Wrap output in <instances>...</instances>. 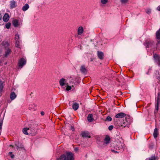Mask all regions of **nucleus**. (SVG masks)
Instances as JSON below:
<instances>
[{"instance_id":"38","label":"nucleus","mask_w":160,"mask_h":160,"mask_svg":"<svg viewBox=\"0 0 160 160\" xmlns=\"http://www.w3.org/2000/svg\"><path fill=\"white\" fill-rule=\"evenodd\" d=\"M108 2V0H101V2L103 4H106Z\"/></svg>"},{"instance_id":"53","label":"nucleus","mask_w":160,"mask_h":160,"mask_svg":"<svg viewBox=\"0 0 160 160\" xmlns=\"http://www.w3.org/2000/svg\"><path fill=\"white\" fill-rule=\"evenodd\" d=\"M149 147V148H152V147L151 146V145H150Z\"/></svg>"},{"instance_id":"15","label":"nucleus","mask_w":160,"mask_h":160,"mask_svg":"<svg viewBox=\"0 0 160 160\" xmlns=\"http://www.w3.org/2000/svg\"><path fill=\"white\" fill-rule=\"evenodd\" d=\"M110 140V137L108 135H106L104 139L105 142L103 144H108L109 143Z\"/></svg>"},{"instance_id":"23","label":"nucleus","mask_w":160,"mask_h":160,"mask_svg":"<svg viewBox=\"0 0 160 160\" xmlns=\"http://www.w3.org/2000/svg\"><path fill=\"white\" fill-rule=\"evenodd\" d=\"M16 97L15 93L14 92H12L10 94V98L12 100L14 99Z\"/></svg>"},{"instance_id":"1","label":"nucleus","mask_w":160,"mask_h":160,"mask_svg":"<svg viewBox=\"0 0 160 160\" xmlns=\"http://www.w3.org/2000/svg\"><path fill=\"white\" fill-rule=\"evenodd\" d=\"M2 47L4 49V54L2 58L3 59H6L11 53V49L10 48V43L9 41L5 40L1 43Z\"/></svg>"},{"instance_id":"20","label":"nucleus","mask_w":160,"mask_h":160,"mask_svg":"<svg viewBox=\"0 0 160 160\" xmlns=\"http://www.w3.org/2000/svg\"><path fill=\"white\" fill-rule=\"evenodd\" d=\"M83 32V28L82 27H80L78 29V33L79 35L82 34Z\"/></svg>"},{"instance_id":"31","label":"nucleus","mask_w":160,"mask_h":160,"mask_svg":"<svg viewBox=\"0 0 160 160\" xmlns=\"http://www.w3.org/2000/svg\"><path fill=\"white\" fill-rule=\"evenodd\" d=\"M160 93L158 92V96L157 99V103H160Z\"/></svg>"},{"instance_id":"39","label":"nucleus","mask_w":160,"mask_h":160,"mask_svg":"<svg viewBox=\"0 0 160 160\" xmlns=\"http://www.w3.org/2000/svg\"><path fill=\"white\" fill-rule=\"evenodd\" d=\"M146 160H156V158L155 157H152L151 158H147Z\"/></svg>"},{"instance_id":"30","label":"nucleus","mask_w":160,"mask_h":160,"mask_svg":"<svg viewBox=\"0 0 160 160\" xmlns=\"http://www.w3.org/2000/svg\"><path fill=\"white\" fill-rule=\"evenodd\" d=\"M68 80L69 81V82L68 83H69L70 85L73 83V79L72 77H70V78H69Z\"/></svg>"},{"instance_id":"12","label":"nucleus","mask_w":160,"mask_h":160,"mask_svg":"<svg viewBox=\"0 0 160 160\" xmlns=\"http://www.w3.org/2000/svg\"><path fill=\"white\" fill-rule=\"evenodd\" d=\"M28 132L32 136L34 135L36 133V128H29Z\"/></svg>"},{"instance_id":"5","label":"nucleus","mask_w":160,"mask_h":160,"mask_svg":"<svg viewBox=\"0 0 160 160\" xmlns=\"http://www.w3.org/2000/svg\"><path fill=\"white\" fill-rule=\"evenodd\" d=\"M153 57L155 62L158 66H160V56L156 54H155L153 55Z\"/></svg>"},{"instance_id":"42","label":"nucleus","mask_w":160,"mask_h":160,"mask_svg":"<svg viewBox=\"0 0 160 160\" xmlns=\"http://www.w3.org/2000/svg\"><path fill=\"white\" fill-rule=\"evenodd\" d=\"M146 12L148 14H150L151 12V10L150 9H148L146 11Z\"/></svg>"},{"instance_id":"21","label":"nucleus","mask_w":160,"mask_h":160,"mask_svg":"<svg viewBox=\"0 0 160 160\" xmlns=\"http://www.w3.org/2000/svg\"><path fill=\"white\" fill-rule=\"evenodd\" d=\"M16 6V2L14 1H11L10 2V8H15Z\"/></svg>"},{"instance_id":"7","label":"nucleus","mask_w":160,"mask_h":160,"mask_svg":"<svg viewBox=\"0 0 160 160\" xmlns=\"http://www.w3.org/2000/svg\"><path fill=\"white\" fill-rule=\"evenodd\" d=\"M153 42L149 39H147L145 41L144 45L146 48H149L150 47H151L153 45Z\"/></svg>"},{"instance_id":"37","label":"nucleus","mask_w":160,"mask_h":160,"mask_svg":"<svg viewBox=\"0 0 160 160\" xmlns=\"http://www.w3.org/2000/svg\"><path fill=\"white\" fill-rule=\"evenodd\" d=\"M120 2L122 3H127L129 0H120Z\"/></svg>"},{"instance_id":"22","label":"nucleus","mask_w":160,"mask_h":160,"mask_svg":"<svg viewBox=\"0 0 160 160\" xmlns=\"http://www.w3.org/2000/svg\"><path fill=\"white\" fill-rule=\"evenodd\" d=\"M158 133V129L157 128H155L153 132V136L154 138H156L157 137Z\"/></svg>"},{"instance_id":"28","label":"nucleus","mask_w":160,"mask_h":160,"mask_svg":"<svg viewBox=\"0 0 160 160\" xmlns=\"http://www.w3.org/2000/svg\"><path fill=\"white\" fill-rule=\"evenodd\" d=\"M15 44L16 47L19 48H20L19 41V40H18V39L16 40Z\"/></svg>"},{"instance_id":"32","label":"nucleus","mask_w":160,"mask_h":160,"mask_svg":"<svg viewBox=\"0 0 160 160\" xmlns=\"http://www.w3.org/2000/svg\"><path fill=\"white\" fill-rule=\"evenodd\" d=\"M11 23L8 22L5 25V28L7 29H9L11 26Z\"/></svg>"},{"instance_id":"26","label":"nucleus","mask_w":160,"mask_h":160,"mask_svg":"<svg viewBox=\"0 0 160 160\" xmlns=\"http://www.w3.org/2000/svg\"><path fill=\"white\" fill-rule=\"evenodd\" d=\"M156 36L157 39H160V28L156 32Z\"/></svg>"},{"instance_id":"33","label":"nucleus","mask_w":160,"mask_h":160,"mask_svg":"<svg viewBox=\"0 0 160 160\" xmlns=\"http://www.w3.org/2000/svg\"><path fill=\"white\" fill-rule=\"evenodd\" d=\"M160 103H156V110L155 111V112H157L158 110L159 107V105Z\"/></svg>"},{"instance_id":"46","label":"nucleus","mask_w":160,"mask_h":160,"mask_svg":"<svg viewBox=\"0 0 160 160\" xmlns=\"http://www.w3.org/2000/svg\"><path fill=\"white\" fill-rule=\"evenodd\" d=\"M10 157L12 158H13L14 157V155L12 154L10 155Z\"/></svg>"},{"instance_id":"27","label":"nucleus","mask_w":160,"mask_h":160,"mask_svg":"<svg viewBox=\"0 0 160 160\" xmlns=\"http://www.w3.org/2000/svg\"><path fill=\"white\" fill-rule=\"evenodd\" d=\"M157 78L160 81V73L158 71H156L155 73Z\"/></svg>"},{"instance_id":"34","label":"nucleus","mask_w":160,"mask_h":160,"mask_svg":"<svg viewBox=\"0 0 160 160\" xmlns=\"http://www.w3.org/2000/svg\"><path fill=\"white\" fill-rule=\"evenodd\" d=\"M36 107V105L35 104H33V105H31L29 106V108L30 109H32V108H33V109H34V107Z\"/></svg>"},{"instance_id":"19","label":"nucleus","mask_w":160,"mask_h":160,"mask_svg":"<svg viewBox=\"0 0 160 160\" xmlns=\"http://www.w3.org/2000/svg\"><path fill=\"white\" fill-rule=\"evenodd\" d=\"M12 23L15 27H17L18 26V21L17 19H14L12 21Z\"/></svg>"},{"instance_id":"13","label":"nucleus","mask_w":160,"mask_h":160,"mask_svg":"<svg viewBox=\"0 0 160 160\" xmlns=\"http://www.w3.org/2000/svg\"><path fill=\"white\" fill-rule=\"evenodd\" d=\"M126 115L124 113L121 112L117 114L115 116V117L116 118H122L125 117Z\"/></svg>"},{"instance_id":"47","label":"nucleus","mask_w":160,"mask_h":160,"mask_svg":"<svg viewBox=\"0 0 160 160\" xmlns=\"http://www.w3.org/2000/svg\"><path fill=\"white\" fill-rule=\"evenodd\" d=\"M71 129L72 131H74V128L72 126H71Z\"/></svg>"},{"instance_id":"17","label":"nucleus","mask_w":160,"mask_h":160,"mask_svg":"<svg viewBox=\"0 0 160 160\" xmlns=\"http://www.w3.org/2000/svg\"><path fill=\"white\" fill-rule=\"evenodd\" d=\"M98 55L100 59L102 60L103 59L104 54L102 52L98 51Z\"/></svg>"},{"instance_id":"35","label":"nucleus","mask_w":160,"mask_h":160,"mask_svg":"<svg viewBox=\"0 0 160 160\" xmlns=\"http://www.w3.org/2000/svg\"><path fill=\"white\" fill-rule=\"evenodd\" d=\"M112 120V118L109 116H108L106 119L105 121L108 122L111 121Z\"/></svg>"},{"instance_id":"44","label":"nucleus","mask_w":160,"mask_h":160,"mask_svg":"<svg viewBox=\"0 0 160 160\" xmlns=\"http://www.w3.org/2000/svg\"><path fill=\"white\" fill-rule=\"evenodd\" d=\"M74 150L75 151H78L79 149L78 148L76 147L74 148Z\"/></svg>"},{"instance_id":"16","label":"nucleus","mask_w":160,"mask_h":160,"mask_svg":"<svg viewBox=\"0 0 160 160\" xmlns=\"http://www.w3.org/2000/svg\"><path fill=\"white\" fill-rule=\"evenodd\" d=\"M79 108V104L77 102H74L72 105V108L74 110H77Z\"/></svg>"},{"instance_id":"6","label":"nucleus","mask_w":160,"mask_h":160,"mask_svg":"<svg viewBox=\"0 0 160 160\" xmlns=\"http://www.w3.org/2000/svg\"><path fill=\"white\" fill-rule=\"evenodd\" d=\"M38 127V124L34 121H31L28 123L29 128H36Z\"/></svg>"},{"instance_id":"48","label":"nucleus","mask_w":160,"mask_h":160,"mask_svg":"<svg viewBox=\"0 0 160 160\" xmlns=\"http://www.w3.org/2000/svg\"><path fill=\"white\" fill-rule=\"evenodd\" d=\"M157 9L158 10L160 11V5L158 6Z\"/></svg>"},{"instance_id":"55","label":"nucleus","mask_w":160,"mask_h":160,"mask_svg":"<svg viewBox=\"0 0 160 160\" xmlns=\"http://www.w3.org/2000/svg\"><path fill=\"white\" fill-rule=\"evenodd\" d=\"M6 63H7V62H5V64H6Z\"/></svg>"},{"instance_id":"8","label":"nucleus","mask_w":160,"mask_h":160,"mask_svg":"<svg viewBox=\"0 0 160 160\" xmlns=\"http://www.w3.org/2000/svg\"><path fill=\"white\" fill-rule=\"evenodd\" d=\"M15 145L17 147V149L18 150H21L23 148V146L21 143L16 142Z\"/></svg>"},{"instance_id":"9","label":"nucleus","mask_w":160,"mask_h":160,"mask_svg":"<svg viewBox=\"0 0 160 160\" xmlns=\"http://www.w3.org/2000/svg\"><path fill=\"white\" fill-rule=\"evenodd\" d=\"M80 71L82 74H86L87 73V70L84 65H82L80 68Z\"/></svg>"},{"instance_id":"51","label":"nucleus","mask_w":160,"mask_h":160,"mask_svg":"<svg viewBox=\"0 0 160 160\" xmlns=\"http://www.w3.org/2000/svg\"><path fill=\"white\" fill-rule=\"evenodd\" d=\"M12 154V152H9V154L10 155Z\"/></svg>"},{"instance_id":"18","label":"nucleus","mask_w":160,"mask_h":160,"mask_svg":"<svg viewBox=\"0 0 160 160\" xmlns=\"http://www.w3.org/2000/svg\"><path fill=\"white\" fill-rule=\"evenodd\" d=\"M87 119L88 122H92L94 120L92 115L91 114H89L87 117Z\"/></svg>"},{"instance_id":"50","label":"nucleus","mask_w":160,"mask_h":160,"mask_svg":"<svg viewBox=\"0 0 160 160\" xmlns=\"http://www.w3.org/2000/svg\"><path fill=\"white\" fill-rule=\"evenodd\" d=\"M2 121L1 122V123H0V124H1V128H2Z\"/></svg>"},{"instance_id":"25","label":"nucleus","mask_w":160,"mask_h":160,"mask_svg":"<svg viewBox=\"0 0 160 160\" xmlns=\"http://www.w3.org/2000/svg\"><path fill=\"white\" fill-rule=\"evenodd\" d=\"M29 5L28 4H26L23 7L22 10L24 11H25L29 8Z\"/></svg>"},{"instance_id":"41","label":"nucleus","mask_w":160,"mask_h":160,"mask_svg":"<svg viewBox=\"0 0 160 160\" xmlns=\"http://www.w3.org/2000/svg\"><path fill=\"white\" fill-rule=\"evenodd\" d=\"M113 125H110L109 126L108 129L109 130L111 131L113 129Z\"/></svg>"},{"instance_id":"4","label":"nucleus","mask_w":160,"mask_h":160,"mask_svg":"<svg viewBox=\"0 0 160 160\" xmlns=\"http://www.w3.org/2000/svg\"><path fill=\"white\" fill-rule=\"evenodd\" d=\"M26 63V60L23 58L20 59L18 62V66L21 68L25 65Z\"/></svg>"},{"instance_id":"36","label":"nucleus","mask_w":160,"mask_h":160,"mask_svg":"<svg viewBox=\"0 0 160 160\" xmlns=\"http://www.w3.org/2000/svg\"><path fill=\"white\" fill-rule=\"evenodd\" d=\"M4 87V85L3 83H1V93L3 91V89Z\"/></svg>"},{"instance_id":"56","label":"nucleus","mask_w":160,"mask_h":160,"mask_svg":"<svg viewBox=\"0 0 160 160\" xmlns=\"http://www.w3.org/2000/svg\"><path fill=\"white\" fill-rule=\"evenodd\" d=\"M72 87H73L74 86H73V85H72Z\"/></svg>"},{"instance_id":"40","label":"nucleus","mask_w":160,"mask_h":160,"mask_svg":"<svg viewBox=\"0 0 160 160\" xmlns=\"http://www.w3.org/2000/svg\"><path fill=\"white\" fill-rule=\"evenodd\" d=\"M19 35L18 34H16L15 35V39L16 40L18 39L19 40Z\"/></svg>"},{"instance_id":"24","label":"nucleus","mask_w":160,"mask_h":160,"mask_svg":"<svg viewBox=\"0 0 160 160\" xmlns=\"http://www.w3.org/2000/svg\"><path fill=\"white\" fill-rule=\"evenodd\" d=\"M28 128H24L22 130V132L24 134L28 135L29 134L28 132Z\"/></svg>"},{"instance_id":"43","label":"nucleus","mask_w":160,"mask_h":160,"mask_svg":"<svg viewBox=\"0 0 160 160\" xmlns=\"http://www.w3.org/2000/svg\"><path fill=\"white\" fill-rule=\"evenodd\" d=\"M117 148H118L119 150H123V147L122 146H121L120 147H117Z\"/></svg>"},{"instance_id":"29","label":"nucleus","mask_w":160,"mask_h":160,"mask_svg":"<svg viewBox=\"0 0 160 160\" xmlns=\"http://www.w3.org/2000/svg\"><path fill=\"white\" fill-rule=\"evenodd\" d=\"M69 83L68 82L66 84V90L67 91H68L69 90H71L72 88L71 86H69Z\"/></svg>"},{"instance_id":"10","label":"nucleus","mask_w":160,"mask_h":160,"mask_svg":"<svg viewBox=\"0 0 160 160\" xmlns=\"http://www.w3.org/2000/svg\"><path fill=\"white\" fill-rule=\"evenodd\" d=\"M81 135L83 138H91V136L88 132H81Z\"/></svg>"},{"instance_id":"54","label":"nucleus","mask_w":160,"mask_h":160,"mask_svg":"<svg viewBox=\"0 0 160 160\" xmlns=\"http://www.w3.org/2000/svg\"><path fill=\"white\" fill-rule=\"evenodd\" d=\"M10 146H11V147H12V148L13 147V145H10Z\"/></svg>"},{"instance_id":"3","label":"nucleus","mask_w":160,"mask_h":160,"mask_svg":"<svg viewBox=\"0 0 160 160\" xmlns=\"http://www.w3.org/2000/svg\"><path fill=\"white\" fill-rule=\"evenodd\" d=\"M123 122L121 123L120 125L122 127H125L127 126L130 122L129 116H128L125 117V120H123Z\"/></svg>"},{"instance_id":"45","label":"nucleus","mask_w":160,"mask_h":160,"mask_svg":"<svg viewBox=\"0 0 160 160\" xmlns=\"http://www.w3.org/2000/svg\"><path fill=\"white\" fill-rule=\"evenodd\" d=\"M117 120H115L114 122V124L116 125H117V124H118V122L117 121Z\"/></svg>"},{"instance_id":"14","label":"nucleus","mask_w":160,"mask_h":160,"mask_svg":"<svg viewBox=\"0 0 160 160\" xmlns=\"http://www.w3.org/2000/svg\"><path fill=\"white\" fill-rule=\"evenodd\" d=\"M9 19V16L8 13H5L3 17V20L5 22H7Z\"/></svg>"},{"instance_id":"11","label":"nucleus","mask_w":160,"mask_h":160,"mask_svg":"<svg viewBox=\"0 0 160 160\" xmlns=\"http://www.w3.org/2000/svg\"><path fill=\"white\" fill-rule=\"evenodd\" d=\"M66 82L67 80L64 79V78H62L59 81L60 85L62 86H63L65 85H66L67 83Z\"/></svg>"},{"instance_id":"2","label":"nucleus","mask_w":160,"mask_h":160,"mask_svg":"<svg viewBox=\"0 0 160 160\" xmlns=\"http://www.w3.org/2000/svg\"><path fill=\"white\" fill-rule=\"evenodd\" d=\"M57 160H74V153L70 152H66L57 158Z\"/></svg>"},{"instance_id":"49","label":"nucleus","mask_w":160,"mask_h":160,"mask_svg":"<svg viewBox=\"0 0 160 160\" xmlns=\"http://www.w3.org/2000/svg\"><path fill=\"white\" fill-rule=\"evenodd\" d=\"M41 114L42 115H43L44 114V112L42 111L41 112Z\"/></svg>"},{"instance_id":"52","label":"nucleus","mask_w":160,"mask_h":160,"mask_svg":"<svg viewBox=\"0 0 160 160\" xmlns=\"http://www.w3.org/2000/svg\"><path fill=\"white\" fill-rule=\"evenodd\" d=\"M112 152H115L116 153V152H117V151H116H116H115L114 150H112Z\"/></svg>"}]
</instances>
